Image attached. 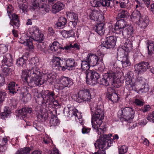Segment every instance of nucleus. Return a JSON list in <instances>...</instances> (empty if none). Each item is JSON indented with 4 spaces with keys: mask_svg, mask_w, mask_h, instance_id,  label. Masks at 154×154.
Instances as JSON below:
<instances>
[{
    "mask_svg": "<svg viewBox=\"0 0 154 154\" xmlns=\"http://www.w3.org/2000/svg\"><path fill=\"white\" fill-rule=\"evenodd\" d=\"M18 7L20 9V12L24 14L28 11V5L25 2V0H17Z\"/></svg>",
    "mask_w": 154,
    "mask_h": 154,
    "instance_id": "27",
    "label": "nucleus"
},
{
    "mask_svg": "<svg viewBox=\"0 0 154 154\" xmlns=\"http://www.w3.org/2000/svg\"><path fill=\"white\" fill-rule=\"evenodd\" d=\"M63 113L66 116L71 118L72 119L75 120L77 122L83 125L84 123V121L82 118L81 113L79 112L78 110L74 107L68 105L67 107L64 108Z\"/></svg>",
    "mask_w": 154,
    "mask_h": 154,
    "instance_id": "4",
    "label": "nucleus"
},
{
    "mask_svg": "<svg viewBox=\"0 0 154 154\" xmlns=\"http://www.w3.org/2000/svg\"><path fill=\"white\" fill-rule=\"evenodd\" d=\"M8 88L10 92L13 94L17 93L18 91V85H15V83L14 82H10L8 84Z\"/></svg>",
    "mask_w": 154,
    "mask_h": 154,
    "instance_id": "42",
    "label": "nucleus"
},
{
    "mask_svg": "<svg viewBox=\"0 0 154 154\" xmlns=\"http://www.w3.org/2000/svg\"><path fill=\"white\" fill-rule=\"evenodd\" d=\"M88 75H90V79L88 77L86 78V82L89 84L94 86L97 83V80L100 78V75L96 71L93 70H89L88 72Z\"/></svg>",
    "mask_w": 154,
    "mask_h": 154,
    "instance_id": "15",
    "label": "nucleus"
},
{
    "mask_svg": "<svg viewBox=\"0 0 154 154\" xmlns=\"http://www.w3.org/2000/svg\"><path fill=\"white\" fill-rule=\"evenodd\" d=\"M38 7V4L36 1H34L30 6V9L32 11H34Z\"/></svg>",
    "mask_w": 154,
    "mask_h": 154,
    "instance_id": "57",
    "label": "nucleus"
},
{
    "mask_svg": "<svg viewBox=\"0 0 154 154\" xmlns=\"http://www.w3.org/2000/svg\"><path fill=\"white\" fill-rule=\"evenodd\" d=\"M0 60H1L0 65L2 66L5 65L10 67L13 64V59L10 54L8 53L1 56Z\"/></svg>",
    "mask_w": 154,
    "mask_h": 154,
    "instance_id": "19",
    "label": "nucleus"
},
{
    "mask_svg": "<svg viewBox=\"0 0 154 154\" xmlns=\"http://www.w3.org/2000/svg\"><path fill=\"white\" fill-rule=\"evenodd\" d=\"M28 33L30 35V37L32 39L37 42V47L38 50L46 53L47 49L45 44L42 42L44 38V35L39 32L38 28L36 26H32L29 29Z\"/></svg>",
    "mask_w": 154,
    "mask_h": 154,
    "instance_id": "1",
    "label": "nucleus"
},
{
    "mask_svg": "<svg viewBox=\"0 0 154 154\" xmlns=\"http://www.w3.org/2000/svg\"><path fill=\"white\" fill-rule=\"evenodd\" d=\"M127 25L124 20L119 19L116 25L114 24L110 26L109 31L116 34H121L122 32Z\"/></svg>",
    "mask_w": 154,
    "mask_h": 154,
    "instance_id": "8",
    "label": "nucleus"
},
{
    "mask_svg": "<svg viewBox=\"0 0 154 154\" xmlns=\"http://www.w3.org/2000/svg\"><path fill=\"white\" fill-rule=\"evenodd\" d=\"M21 43L23 44L24 45L28 46L29 49H32L33 48L32 43L31 41L30 40L29 41L27 40V38L26 41H24L23 42H21Z\"/></svg>",
    "mask_w": 154,
    "mask_h": 154,
    "instance_id": "53",
    "label": "nucleus"
},
{
    "mask_svg": "<svg viewBox=\"0 0 154 154\" xmlns=\"http://www.w3.org/2000/svg\"><path fill=\"white\" fill-rule=\"evenodd\" d=\"M64 7V5L60 2H58L54 4L52 7V12L56 14L62 10Z\"/></svg>",
    "mask_w": 154,
    "mask_h": 154,
    "instance_id": "31",
    "label": "nucleus"
},
{
    "mask_svg": "<svg viewBox=\"0 0 154 154\" xmlns=\"http://www.w3.org/2000/svg\"><path fill=\"white\" fill-rule=\"evenodd\" d=\"M111 0H101L100 1L91 0L90 1L91 5L92 6L97 8L100 7L101 6L103 7H108L110 5V1Z\"/></svg>",
    "mask_w": 154,
    "mask_h": 154,
    "instance_id": "22",
    "label": "nucleus"
},
{
    "mask_svg": "<svg viewBox=\"0 0 154 154\" xmlns=\"http://www.w3.org/2000/svg\"><path fill=\"white\" fill-rule=\"evenodd\" d=\"M55 95L54 92L49 90L45 91L42 95V97L43 101L42 102V104L44 106L47 105L51 104L54 100Z\"/></svg>",
    "mask_w": 154,
    "mask_h": 154,
    "instance_id": "13",
    "label": "nucleus"
},
{
    "mask_svg": "<svg viewBox=\"0 0 154 154\" xmlns=\"http://www.w3.org/2000/svg\"><path fill=\"white\" fill-rule=\"evenodd\" d=\"M149 67L150 65L148 62H141L135 65V72L138 74H143L145 72Z\"/></svg>",
    "mask_w": 154,
    "mask_h": 154,
    "instance_id": "17",
    "label": "nucleus"
},
{
    "mask_svg": "<svg viewBox=\"0 0 154 154\" xmlns=\"http://www.w3.org/2000/svg\"><path fill=\"white\" fill-rule=\"evenodd\" d=\"M129 16V14L126 10H121L117 16V18L119 19L122 18H127Z\"/></svg>",
    "mask_w": 154,
    "mask_h": 154,
    "instance_id": "45",
    "label": "nucleus"
},
{
    "mask_svg": "<svg viewBox=\"0 0 154 154\" xmlns=\"http://www.w3.org/2000/svg\"><path fill=\"white\" fill-rule=\"evenodd\" d=\"M27 60V57L26 56H23L17 59L16 64L19 67H25Z\"/></svg>",
    "mask_w": 154,
    "mask_h": 154,
    "instance_id": "38",
    "label": "nucleus"
},
{
    "mask_svg": "<svg viewBox=\"0 0 154 154\" xmlns=\"http://www.w3.org/2000/svg\"><path fill=\"white\" fill-rule=\"evenodd\" d=\"M38 73L36 74L34 77H32V78L30 79L29 84V86L31 87L36 86H39L45 82V80H42V77L39 76L40 72L38 68Z\"/></svg>",
    "mask_w": 154,
    "mask_h": 154,
    "instance_id": "18",
    "label": "nucleus"
},
{
    "mask_svg": "<svg viewBox=\"0 0 154 154\" xmlns=\"http://www.w3.org/2000/svg\"><path fill=\"white\" fill-rule=\"evenodd\" d=\"M23 154H28L29 153L30 149L29 147H26L21 148L20 149Z\"/></svg>",
    "mask_w": 154,
    "mask_h": 154,
    "instance_id": "58",
    "label": "nucleus"
},
{
    "mask_svg": "<svg viewBox=\"0 0 154 154\" xmlns=\"http://www.w3.org/2000/svg\"><path fill=\"white\" fill-rule=\"evenodd\" d=\"M32 109L31 108H23L19 111V117L23 118L26 117L27 115L30 114L32 112Z\"/></svg>",
    "mask_w": 154,
    "mask_h": 154,
    "instance_id": "30",
    "label": "nucleus"
},
{
    "mask_svg": "<svg viewBox=\"0 0 154 154\" xmlns=\"http://www.w3.org/2000/svg\"><path fill=\"white\" fill-rule=\"evenodd\" d=\"M145 79L141 77H138L136 81V82H139L140 84H142L143 85L145 84Z\"/></svg>",
    "mask_w": 154,
    "mask_h": 154,
    "instance_id": "61",
    "label": "nucleus"
},
{
    "mask_svg": "<svg viewBox=\"0 0 154 154\" xmlns=\"http://www.w3.org/2000/svg\"><path fill=\"white\" fill-rule=\"evenodd\" d=\"M0 72V86H1L4 84V77L8 75L10 71L8 68L5 67L2 69Z\"/></svg>",
    "mask_w": 154,
    "mask_h": 154,
    "instance_id": "26",
    "label": "nucleus"
},
{
    "mask_svg": "<svg viewBox=\"0 0 154 154\" xmlns=\"http://www.w3.org/2000/svg\"><path fill=\"white\" fill-rule=\"evenodd\" d=\"M60 122L59 120L58 119L57 117L56 116L54 115L51 116L50 121L51 126L54 127L58 126L60 124Z\"/></svg>",
    "mask_w": 154,
    "mask_h": 154,
    "instance_id": "46",
    "label": "nucleus"
},
{
    "mask_svg": "<svg viewBox=\"0 0 154 154\" xmlns=\"http://www.w3.org/2000/svg\"><path fill=\"white\" fill-rule=\"evenodd\" d=\"M134 34V30L132 26L129 25H127L126 28L125 29H123L121 34L124 38L126 37L134 38L133 35Z\"/></svg>",
    "mask_w": 154,
    "mask_h": 154,
    "instance_id": "23",
    "label": "nucleus"
},
{
    "mask_svg": "<svg viewBox=\"0 0 154 154\" xmlns=\"http://www.w3.org/2000/svg\"><path fill=\"white\" fill-rule=\"evenodd\" d=\"M142 17L140 11L137 10L134 11L131 16L132 21L134 22H137Z\"/></svg>",
    "mask_w": 154,
    "mask_h": 154,
    "instance_id": "35",
    "label": "nucleus"
},
{
    "mask_svg": "<svg viewBox=\"0 0 154 154\" xmlns=\"http://www.w3.org/2000/svg\"><path fill=\"white\" fill-rule=\"evenodd\" d=\"M104 55L101 54L98 57L92 53L88 54L86 58V60H88V62L90 65L91 66H94L98 64L99 62H100L103 63V58Z\"/></svg>",
    "mask_w": 154,
    "mask_h": 154,
    "instance_id": "10",
    "label": "nucleus"
},
{
    "mask_svg": "<svg viewBox=\"0 0 154 154\" xmlns=\"http://www.w3.org/2000/svg\"><path fill=\"white\" fill-rule=\"evenodd\" d=\"M68 18L70 20L69 23H72L73 27H75L78 21V14L72 11H70L66 12Z\"/></svg>",
    "mask_w": 154,
    "mask_h": 154,
    "instance_id": "21",
    "label": "nucleus"
},
{
    "mask_svg": "<svg viewBox=\"0 0 154 154\" xmlns=\"http://www.w3.org/2000/svg\"><path fill=\"white\" fill-rule=\"evenodd\" d=\"M51 139L48 135H46L44 138V142L46 144H48L49 143Z\"/></svg>",
    "mask_w": 154,
    "mask_h": 154,
    "instance_id": "63",
    "label": "nucleus"
},
{
    "mask_svg": "<svg viewBox=\"0 0 154 154\" xmlns=\"http://www.w3.org/2000/svg\"><path fill=\"white\" fill-rule=\"evenodd\" d=\"M122 117L125 121L130 123L131 122L134 118V112L132 108L126 107L124 108L122 110Z\"/></svg>",
    "mask_w": 154,
    "mask_h": 154,
    "instance_id": "12",
    "label": "nucleus"
},
{
    "mask_svg": "<svg viewBox=\"0 0 154 154\" xmlns=\"http://www.w3.org/2000/svg\"><path fill=\"white\" fill-rule=\"evenodd\" d=\"M95 94V90L92 88L86 89L80 91L78 94L77 100L79 103L84 101L89 102Z\"/></svg>",
    "mask_w": 154,
    "mask_h": 154,
    "instance_id": "6",
    "label": "nucleus"
},
{
    "mask_svg": "<svg viewBox=\"0 0 154 154\" xmlns=\"http://www.w3.org/2000/svg\"><path fill=\"white\" fill-rule=\"evenodd\" d=\"M61 34L65 38H68L74 36L75 32L72 29L69 30H63L61 32Z\"/></svg>",
    "mask_w": 154,
    "mask_h": 154,
    "instance_id": "37",
    "label": "nucleus"
},
{
    "mask_svg": "<svg viewBox=\"0 0 154 154\" xmlns=\"http://www.w3.org/2000/svg\"><path fill=\"white\" fill-rule=\"evenodd\" d=\"M128 149V147L125 145H123L119 149V154H125Z\"/></svg>",
    "mask_w": 154,
    "mask_h": 154,
    "instance_id": "50",
    "label": "nucleus"
},
{
    "mask_svg": "<svg viewBox=\"0 0 154 154\" xmlns=\"http://www.w3.org/2000/svg\"><path fill=\"white\" fill-rule=\"evenodd\" d=\"M65 70L66 69L69 70L73 69L76 64L75 60L72 58H69L65 60Z\"/></svg>",
    "mask_w": 154,
    "mask_h": 154,
    "instance_id": "29",
    "label": "nucleus"
},
{
    "mask_svg": "<svg viewBox=\"0 0 154 154\" xmlns=\"http://www.w3.org/2000/svg\"><path fill=\"white\" fill-rule=\"evenodd\" d=\"M37 117L38 119L40 121L43 122L45 121L48 118V114L45 111L40 109L37 114Z\"/></svg>",
    "mask_w": 154,
    "mask_h": 154,
    "instance_id": "33",
    "label": "nucleus"
},
{
    "mask_svg": "<svg viewBox=\"0 0 154 154\" xmlns=\"http://www.w3.org/2000/svg\"><path fill=\"white\" fill-rule=\"evenodd\" d=\"M11 17H12V20H11L10 24L12 25L14 28H18L19 26V22L18 20V17L16 14H12L11 15Z\"/></svg>",
    "mask_w": 154,
    "mask_h": 154,
    "instance_id": "32",
    "label": "nucleus"
},
{
    "mask_svg": "<svg viewBox=\"0 0 154 154\" xmlns=\"http://www.w3.org/2000/svg\"><path fill=\"white\" fill-rule=\"evenodd\" d=\"M67 22V20L65 18L63 17H60L59 19L58 22L56 24V25L59 29H62L65 27Z\"/></svg>",
    "mask_w": 154,
    "mask_h": 154,
    "instance_id": "41",
    "label": "nucleus"
},
{
    "mask_svg": "<svg viewBox=\"0 0 154 154\" xmlns=\"http://www.w3.org/2000/svg\"><path fill=\"white\" fill-rule=\"evenodd\" d=\"M52 66L60 71H65V60L57 56H54L51 59Z\"/></svg>",
    "mask_w": 154,
    "mask_h": 154,
    "instance_id": "11",
    "label": "nucleus"
},
{
    "mask_svg": "<svg viewBox=\"0 0 154 154\" xmlns=\"http://www.w3.org/2000/svg\"><path fill=\"white\" fill-rule=\"evenodd\" d=\"M7 10L8 16L9 18L11 19V15L12 14H13L12 12L13 11V8L12 5H8L7 8Z\"/></svg>",
    "mask_w": 154,
    "mask_h": 154,
    "instance_id": "52",
    "label": "nucleus"
},
{
    "mask_svg": "<svg viewBox=\"0 0 154 154\" xmlns=\"http://www.w3.org/2000/svg\"><path fill=\"white\" fill-rule=\"evenodd\" d=\"M73 84L72 80L70 78L63 76L55 84L54 86L57 89L61 90L66 87L69 88Z\"/></svg>",
    "mask_w": 154,
    "mask_h": 154,
    "instance_id": "7",
    "label": "nucleus"
},
{
    "mask_svg": "<svg viewBox=\"0 0 154 154\" xmlns=\"http://www.w3.org/2000/svg\"><path fill=\"white\" fill-rule=\"evenodd\" d=\"M8 140L6 137L0 139V152L4 151L6 149V144Z\"/></svg>",
    "mask_w": 154,
    "mask_h": 154,
    "instance_id": "43",
    "label": "nucleus"
},
{
    "mask_svg": "<svg viewBox=\"0 0 154 154\" xmlns=\"http://www.w3.org/2000/svg\"><path fill=\"white\" fill-rule=\"evenodd\" d=\"M6 93L4 91H0V104L2 103L6 97Z\"/></svg>",
    "mask_w": 154,
    "mask_h": 154,
    "instance_id": "55",
    "label": "nucleus"
},
{
    "mask_svg": "<svg viewBox=\"0 0 154 154\" xmlns=\"http://www.w3.org/2000/svg\"><path fill=\"white\" fill-rule=\"evenodd\" d=\"M107 97L113 103L116 102L119 98L118 95L116 93H112L111 94H107Z\"/></svg>",
    "mask_w": 154,
    "mask_h": 154,
    "instance_id": "44",
    "label": "nucleus"
},
{
    "mask_svg": "<svg viewBox=\"0 0 154 154\" xmlns=\"http://www.w3.org/2000/svg\"><path fill=\"white\" fill-rule=\"evenodd\" d=\"M101 125H99V126H98L97 128H94L92 126V127L94 129L96 130L97 133L98 134H100V138L99 139L97 140L96 142L98 140L101 139L102 140H103V139H105V142L106 143V146H107L110 147L111 146V144L112 143V142L111 140L109 139V136L103 133H105L106 130V128L102 126L101 128H99L100 126Z\"/></svg>",
    "mask_w": 154,
    "mask_h": 154,
    "instance_id": "9",
    "label": "nucleus"
},
{
    "mask_svg": "<svg viewBox=\"0 0 154 154\" xmlns=\"http://www.w3.org/2000/svg\"><path fill=\"white\" fill-rule=\"evenodd\" d=\"M117 74L112 71H109L104 75L103 78L101 79L99 82V83L101 85L105 86L111 85L113 88H118Z\"/></svg>",
    "mask_w": 154,
    "mask_h": 154,
    "instance_id": "3",
    "label": "nucleus"
},
{
    "mask_svg": "<svg viewBox=\"0 0 154 154\" xmlns=\"http://www.w3.org/2000/svg\"><path fill=\"white\" fill-rule=\"evenodd\" d=\"M50 49L52 51H55L59 49H63V48L60 46L59 43L57 42H54L52 44L50 45Z\"/></svg>",
    "mask_w": 154,
    "mask_h": 154,
    "instance_id": "47",
    "label": "nucleus"
},
{
    "mask_svg": "<svg viewBox=\"0 0 154 154\" xmlns=\"http://www.w3.org/2000/svg\"><path fill=\"white\" fill-rule=\"evenodd\" d=\"M29 69L22 70L21 75V78L23 81L26 82L28 85L29 81H28V79L31 77V79L32 77H34L36 74L38 73L37 63L31 62L29 63Z\"/></svg>",
    "mask_w": 154,
    "mask_h": 154,
    "instance_id": "5",
    "label": "nucleus"
},
{
    "mask_svg": "<svg viewBox=\"0 0 154 154\" xmlns=\"http://www.w3.org/2000/svg\"><path fill=\"white\" fill-rule=\"evenodd\" d=\"M23 91L22 92L23 96L22 99L24 102H26L30 100L31 98V94L26 88L23 89Z\"/></svg>",
    "mask_w": 154,
    "mask_h": 154,
    "instance_id": "40",
    "label": "nucleus"
},
{
    "mask_svg": "<svg viewBox=\"0 0 154 154\" xmlns=\"http://www.w3.org/2000/svg\"><path fill=\"white\" fill-rule=\"evenodd\" d=\"M91 128H88L84 126H82V133L83 134H88L90 131Z\"/></svg>",
    "mask_w": 154,
    "mask_h": 154,
    "instance_id": "60",
    "label": "nucleus"
},
{
    "mask_svg": "<svg viewBox=\"0 0 154 154\" xmlns=\"http://www.w3.org/2000/svg\"><path fill=\"white\" fill-rule=\"evenodd\" d=\"M11 113L10 109L8 108L5 107L4 109V112L1 114V117L2 119H5L8 116H9Z\"/></svg>",
    "mask_w": 154,
    "mask_h": 154,
    "instance_id": "48",
    "label": "nucleus"
},
{
    "mask_svg": "<svg viewBox=\"0 0 154 154\" xmlns=\"http://www.w3.org/2000/svg\"><path fill=\"white\" fill-rule=\"evenodd\" d=\"M149 91V88L148 85L145 84L143 85L141 88H140L139 92L142 93H147Z\"/></svg>",
    "mask_w": 154,
    "mask_h": 154,
    "instance_id": "51",
    "label": "nucleus"
},
{
    "mask_svg": "<svg viewBox=\"0 0 154 154\" xmlns=\"http://www.w3.org/2000/svg\"><path fill=\"white\" fill-rule=\"evenodd\" d=\"M124 38L125 39V42L124 46L122 47V49L128 52L132 49L133 38L126 37Z\"/></svg>",
    "mask_w": 154,
    "mask_h": 154,
    "instance_id": "25",
    "label": "nucleus"
},
{
    "mask_svg": "<svg viewBox=\"0 0 154 154\" xmlns=\"http://www.w3.org/2000/svg\"><path fill=\"white\" fill-rule=\"evenodd\" d=\"M91 66L88 62V60H86V58L81 61L80 69L82 72H84V73L85 76V78L88 77V72L89 71V69Z\"/></svg>",
    "mask_w": 154,
    "mask_h": 154,
    "instance_id": "24",
    "label": "nucleus"
},
{
    "mask_svg": "<svg viewBox=\"0 0 154 154\" xmlns=\"http://www.w3.org/2000/svg\"><path fill=\"white\" fill-rule=\"evenodd\" d=\"M46 76L47 77V80L49 79L50 80V82H52V80L53 79L54 77H53L52 74H48L46 75Z\"/></svg>",
    "mask_w": 154,
    "mask_h": 154,
    "instance_id": "64",
    "label": "nucleus"
},
{
    "mask_svg": "<svg viewBox=\"0 0 154 154\" xmlns=\"http://www.w3.org/2000/svg\"><path fill=\"white\" fill-rule=\"evenodd\" d=\"M117 41L116 37L113 36H107L106 38L103 46L106 48H112L115 45Z\"/></svg>",
    "mask_w": 154,
    "mask_h": 154,
    "instance_id": "20",
    "label": "nucleus"
},
{
    "mask_svg": "<svg viewBox=\"0 0 154 154\" xmlns=\"http://www.w3.org/2000/svg\"><path fill=\"white\" fill-rule=\"evenodd\" d=\"M129 2V0H120V6L121 8H124L126 7L127 4Z\"/></svg>",
    "mask_w": 154,
    "mask_h": 154,
    "instance_id": "54",
    "label": "nucleus"
},
{
    "mask_svg": "<svg viewBox=\"0 0 154 154\" xmlns=\"http://www.w3.org/2000/svg\"><path fill=\"white\" fill-rule=\"evenodd\" d=\"M138 21L139 25L141 28L146 27L148 24L149 20L146 16H142Z\"/></svg>",
    "mask_w": 154,
    "mask_h": 154,
    "instance_id": "34",
    "label": "nucleus"
},
{
    "mask_svg": "<svg viewBox=\"0 0 154 154\" xmlns=\"http://www.w3.org/2000/svg\"><path fill=\"white\" fill-rule=\"evenodd\" d=\"M104 140H105L104 139H103V140L100 139L94 143L95 148L98 149L94 152L95 154H106L105 149L108 146H106V143Z\"/></svg>",
    "mask_w": 154,
    "mask_h": 154,
    "instance_id": "16",
    "label": "nucleus"
},
{
    "mask_svg": "<svg viewBox=\"0 0 154 154\" xmlns=\"http://www.w3.org/2000/svg\"><path fill=\"white\" fill-rule=\"evenodd\" d=\"M150 109V106L149 105H146L144 106L143 107H142L141 110L143 112H145L149 111Z\"/></svg>",
    "mask_w": 154,
    "mask_h": 154,
    "instance_id": "62",
    "label": "nucleus"
},
{
    "mask_svg": "<svg viewBox=\"0 0 154 154\" xmlns=\"http://www.w3.org/2000/svg\"><path fill=\"white\" fill-rule=\"evenodd\" d=\"M134 103L136 105L140 106H143L144 103L143 100L137 98L135 99Z\"/></svg>",
    "mask_w": 154,
    "mask_h": 154,
    "instance_id": "56",
    "label": "nucleus"
},
{
    "mask_svg": "<svg viewBox=\"0 0 154 154\" xmlns=\"http://www.w3.org/2000/svg\"><path fill=\"white\" fill-rule=\"evenodd\" d=\"M147 119L149 121L152 122L154 123V111L148 115Z\"/></svg>",
    "mask_w": 154,
    "mask_h": 154,
    "instance_id": "59",
    "label": "nucleus"
},
{
    "mask_svg": "<svg viewBox=\"0 0 154 154\" xmlns=\"http://www.w3.org/2000/svg\"><path fill=\"white\" fill-rule=\"evenodd\" d=\"M92 104L90 106L92 114L91 123L92 126L94 128H97L98 126L101 125L103 122L102 120L104 118V112L103 107L102 106H98L96 107Z\"/></svg>",
    "mask_w": 154,
    "mask_h": 154,
    "instance_id": "2",
    "label": "nucleus"
},
{
    "mask_svg": "<svg viewBox=\"0 0 154 154\" xmlns=\"http://www.w3.org/2000/svg\"><path fill=\"white\" fill-rule=\"evenodd\" d=\"M147 47L148 55H152L154 53V41H148L147 43Z\"/></svg>",
    "mask_w": 154,
    "mask_h": 154,
    "instance_id": "39",
    "label": "nucleus"
},
{
    "mask_svg": "<svg viewBox=\"0 0 154 154\" xmlns=\"http://www.w3.org/2000/svg\"><path fill=\"white\" fill-rule=\"evenodd\" d=\"M122 62V66L124 68L129 66L131 64V63L128 59V57L126 56L123 57Z\"/></svg>",
    "mask_w": 154,
    "mask_h": 154,
    "instance_id": "49",
    "label": "nucleus"
},
{
    "mask_svg": "<svg viewBox=\"0 0 154 154\" xmlns=\"http://www.w3.org/2000/svg\"><path fill=\"white\" fill-rule=\"evenodd\" d=\"M133 75L131 72H129L126 74L125 87L129 91L133 90L135 87V83L133 77Z\"/></svg>",
    "mask_w": 154,
    "mask_h": 154,
    "instance_id": "14",
    "label": "nucleus"
},
{
    "mask_svg": "<svg viewBox=\"0 0 154 154\" xmlns=\"http://www.w3.org/2000/svg\"><path fill=\"white\" fill-rule=\"evenodd\" d=\"M90 18L95 21H100L101 20L99 18V17H103L100 14L99 12L97 10L91 11L89 15Z\"/></svg>",
    "mask_w": 154,
    "mask_h": 154,
    "instance_id": "28",
    "label": "nucleus"
},
{
    "mask_svg": "<svg viewBox=\"0 0 154 154\" xmlns=\"http://www.w3.org/2000/svg\"><path fill=\"white\" fill-rule=\"evenodd\" d=\"M95 30L98 35H103L105 31L104 24L102 23L97 24L96 26Z\"/></svg>",
    "mask_w": 154,
    "mask_h": 154,
    "instance_id": "36",
    "label": "nucleus"
}]
</instances>
